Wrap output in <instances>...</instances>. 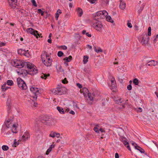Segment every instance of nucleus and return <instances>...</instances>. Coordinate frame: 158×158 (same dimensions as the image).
I'll use <instances>...</instances> for the list:
<instances>
[{
	"label": "nucleus",
	"instance_id": "aec40b11",
	"mask_svg": "<svg viewBox=\"0 0 158 158\" xmlns=\"http://www.w3.org/2000/svg\"><path fill=\"white\" fill-rule=\"evenodd\" d=\"M51 92L52 94L59 95V90L58 87L52 89L51 90Z\"/></svg>",
	"mask_w": 158,
	"mask_h": 158
},
{
	"label": "nucleus",
	"instance_id": "3c124183",
	"mask_svg": "<svg viewBox=\"0 0 158 158\" xmlns=\"http://www.w3.org/2000/svg\"><path fill=\"white\" fill-rule=\"evenodd\" d=\"M127 25L128 27L130 28H131L132 27L131 24L129 23H127Z\"/></svg>",
	"mask_w": 158,
	"mask_h": 158
},
{
	"label": "nucleus",
	"instance_id": "4c0bfd02",
	"mask_svg": "<svg viewBox=\"0 0 158 158\" xmlns=\"http://www.w3.org/2000/svg\"><path fill=\"white\" fill-rule=\"evenodd\" d=\"M23 55L27 57H29L30 56L28 50H27V51H25V53Z\"/></svg>",
	"mask_w": 158,
	"mask_h": 158
},
{
	"label": "nucleus",
	"instance_id": "5fc2aeb1",
	"mask_svg": "<svg viewBox=\"0 0 158 158\" xmlns=\"http://www.w3.org/2000/svg\"><path fill=\"white\" fill-rule=\"evenodd\" d=\"M51 148H48L46 151V154L48 155L50 152L51 151Z\"/></svg>",
	"mask_w": 158,
	"mask_h": 158
},
{
	"label": "nucleus",
	"instance_id": "2eb2a0df",
	"mask_svg": "<svg viewBox=\"0 0 158 158\" xmlns=\"http://www.w3.org/2000/svg\"><path fill=\"white\" fill-rule=\"evenodd\" d=\"M13 122V119H8L5 123L6 127L7 128L10 127L14 124Z\"/></svg>",
	"mask_w": 158,
	"mask_h": 158
},
{
	"label": "nucleus",
	"instance_id": "39448f33",
	"mask_svg": "<svg viewBox=\"0 0 158 158\" xmlns=\"http://www.w3.org/2000/svg\"><path fill=\"white\" fill-rule=\"evenodd\" d=\"M17 81L19 87L23 90H26L27 88L26 84L24 81L21 78H18Z\"/></svg>",
	"mask_w": 158,
	"mask_h": 158
},
{
	"label": "nucleus",
	"instance_id": "ea45409f",
	"mask_svg": "<svg viewBox=\"0 0 158 158\" xmlns=\"http://www.w3.org/2000/svg\"><path fill=\"white\" fill-rule=\"evenodd\" d=\"M57 72L59 73L63 72L64 71L62 69L61 67L60 66H59L58 68L57 69Z\"/></svg>",
	"mask_w": 158,
	"mask_h": 158
},
{
	"label": "nucleus",
	"instance_id": "ddd939ff",
	"mask_svg": "<svg viewBox=\"0 0 158 158\" xmlns=\"http://www.w3.org/2000/svg\"><path fill=\"white\" fill-rule=\"evenodd\" d=\"M59 90V95H61L65 94L67 90V89L65 87H58Z\"/></svg>",
	"mask_w": 158,
	"mask_h": 158
},
{
	"label": "nucleus",
	"instance_id": "58836bf2",
	"mask_svg": "<svg viewBox=\"0 0 158 158\" xmlns=\"http://www.w3.org/2000/svg\"><path fill=\"white\" fill-rule=\"evenodd\" d=\"M94 50L97 53H98L99 52H102V50L100 48H99L97 50L96 47H94Z\"/></svg>",
	"mask_w": 158,
	"mask_h": 158
},
{
	"label": "nucleus",
	"instance_id": "de8ad7c7",
	"mask_svg": "<svg viewBox=\"0 0 158 158\" xmlns=\"http://www.w3.org/2000/svg\"><path fill=\"white\" fill-rule=\"evenodd\" d=\"M91 4H94L96 3L97 0H87Z\"/></svg>",
	"mask_w": 158,
	"mask_h": 158
},
{
	"label": "nucleus",
	"instance_id": "052dcab7",
	"mask_svg": "<svg viewBox=\"0 0 158 158\" xmlns=\"http://www.w3.org/2000/svg\"><path fill=\"white\" fill-rule=\"evenodd\" d=\"M6 44L3 43H0V47H2L3 46L5 45Z\"/></svg>",
	"mask_w": 158,
	"mask_h": 158
},
{
	"label": "nucleus",
	"instance_id": "0eeeda50",
	"mask_svg": "<svg viewBox=\"0 0 158 158\" xmlns=\"http://www.w3.org/2000/svg\"><path fill=\"white\" fill-rule=\"evenodd\" d=\"M83 94L85 97L88 96L89 99L92 101H93V97L91 96V93H89L88 90L86 88H84L82 89Z\"/></svg>",
	"mask_w": 158,
	"mask_h": 158
},
{
	"label": "nucleus",
	"instance_id": "cd10ccee",
	"mask_svg": "<svg viewBox=\"0 0 158 158\" xmlns=\"http://www.w3.org/2000/svg\"><path fill=\"white\" fill-rule=\"evenodd\" d=\"M89 58V57L87 56H84L83 57V62L84 64H86L88 61V59Z\"/></svg>",
	"mask_w": 158,
	"mask_h": 158
},
{
	"label": "nucleus",
	"instance_id": "338daca9",
	"mask_svg": "<svg viewBox=\"0 0 158 158\" xmlns=\"http://www.w3.org/2000/svg\"><path fill=\"white\" fill-rule=\"evenodd\" d=\"M155 94H156V96L158 95V89H157L156 91L155 92Z\"/></svg>",
	"mask_w": 158,
	"mask_h": 158
},
{
	"label": "nucleus",
	"instance_id": "a878e982",
	"mask_svg": "<svg viewBox=\"0 0 158 158\" xmlns=\"http://www.w3.org/2000/svg\"><path fill=\"white\" fill-rule=\"evenodd\" d=\"M72 56H70L68 57H65L64 59V60L68 62L72 60Z\"/></svg>",
	"mask_w": 158,
	"mask_h": 158
},
{
	"label": "nucleus",
	"instance_id": "6e6d98bb",
	"mask_svg": "<svg viewBox=\"0 0 158 158\" xmlns=\"http://www.w3.org/2000/svg\"><path fill=\"white\" fill-rule=\"evenodd\" d=\"M77 86L80 89L82 87L81 85V84H80L79 83H77Z\"/></svg>",
	"mask_w": 158,
	"mask_h": 158
},
{
	"label": "nucleus",
	"instance_id": "c85d7f7f",
	"mask_svg": "<svg viewBox=\"0 0 158 158\" xmlns=\"http://www.w3.org/2000/svg\"><path fill=\"white\" fill-rule=\"evenodd\" d=\"M137 150H139L141 153H144L145 151L143 149L138 146L136 148H135Z\"/></svg>",
	"mask_w": 158,
	"mask_h": 158
},
{
	"label": "nucleus",
	"instance_id": "f8f14e48",
	"mask_svg": "<svg viewBox=\"0 0 158 158\" xmlns=\"http://www.w3.org/2000/svg\"><path fill=\"white\" fill-rule=\"evenodd\" d=\"M120 140L123 142L124 145L127 147V149L130 151H131L130 147L129 145L128 142L127 140V139L125 137L121 138Z\"/></svg>",
	"mask_w": 158,
	"mask_h": 158
},
{
	"label": "nucleus",
	"instance_id": "20e7f679",
	"mask_svg": "<svg viewBox=\"0 0 158 158\" xmlns=\"http://www.w3.org/2000/svg\"><path fill=\"white\" fill-rule=\"evenodd\" d=\"M13 66L16 67L18 69L23 67L24 65H27L26 63L25 62H22L20 60H15L12 62Z\"/></svg>",
	"mask_w": 158,
	"mask_h": 158
},
{
	"label": "nucleus",
	"instance_id": "13d9d810",
	"mask_svg": "<svg viewBox=\"0 0 158 158\" xmlns=\"http://www.w3.org/2000/svg\"><path fill=\"white\" fill-rule=\"evenodd\" d=\"M137 111L138 112H142V109L140 107H139L138 108V109L137 110Z\"/></svg>",
	"mask_w": 158,
	"mask_h": 158
},
{
	"label": "nucleus",
	"instance_id": "6ab92c4d",
	"mask_svg": "<svg viewBox=\"0 0 158 158\" xmlns=\"http://www.w3.org/2000/svg\"><path fill=\"white\" fill-rule=\"evenodd\" d=\"M157 61H155L154 60H151L147 63L146 65L147 66H155L157 64Z\"/></svg>",
	"mask_w": 158,
	"mask_h": 158
},
{
	"label": "nucleus",
	"instance_id": "6e6552de",
	"mask_svg": "<svg viewBox=\"0 0 158 158\" xmlns=\"http://www.w3.org/2000/svg\"><path fill=\"white\" fill-rule=\"evenodd\" d=\"M27 32L34 35L37 38H38V36L40 37V35L38 33V31L31 28H27Z\"/></svg>",
	"mask_w": 158,
	"mask_h": 158
},
{
	"label": "nucleus",
	"instance_id": "72a5a7b5",
	"mask_svg": "<svg viewBox=\"0 0 158 158\" xmlns=\"http://www.w3.org/2000/svg\"><path fill=\"white\" fill-rule=\"evenodd\" d=\"M101 1L103 4L107 5L109 4V0H101Z\"/></svg>",
	"mask_w": 158,
	"mask_h": 158
},
{
	"label": "nucleus",
	"instance_id": "f03ea898",
	"mask_svg": "<svg viewBox=\"0 0 158 158\" xmlns=\"http://www.w3.org/2000/svg\"><path fill=\"white\" fill-rule=\"evenodd\" d=\"M41 59L43 62L47 66H50L52 64V60L49 56L46 53L41 55Z\"/></svg>",
	"mask_w": 158,
	"mask_h": 158
},
{
	"label": "nucleus",
	"instance_id": "c756f323",
	"mask_svg": "<svg viewBox=\"0 0 158 158\" xmlns=\"http://www.w3.org/2000/svg\"><path fill=\"white\" fill-rule=\"evenodd\" d=\"M49 74H44L41 75V77L42 78L44 79H46L47 78V77L49 76Z\"/></svg>",
	"mask_w": 158,
	"mask_h": 158
},
{
	"label": "nucleus",
	"instance_id": "dca6fc26",
	"mask_svg": "<svg viewBox=\"0 0 158 158\" xmlns=\"http://www.w3.org/2000/svg\"><path fill=\"white\" fill-rule=\"evenodd\" d=\"M111 90L114 91V89H116V86L115 85L116 84V81L115 79L113 77L111 78Z\"/></svg>",
	"mask_w": 158,
	"mask_h": 158
},
{
	"label": "nucleus",
	"instance_id": "49530a36",
	"mask_svg": "<svg viewBox=\"0 0 158 158\" xmlns=\"http://www.w3.org/2000/svg\"><path fill=\"white\" fill-rule=\"evenodd\" d=\"M31 2L32 3V4L33 6H34L36 7L37 6V4H36L35 1V0H31Z\"/></svg>",
	"mask_w": 158,
	"mask_h": 158
},
{
	"label": "nucleus",
	"instance_id": "f3484780",
	"mask_svg": "<svg viewBox=\"0 0 158 158\" xmlns=\"http://www.w3.org/2000/svg\"><path fill=\"white\" fill-rule=\"evenodd\" d=\"M30 135L27 132H25L24 135L22 137V139L23 141H25L30 138Z\"/></svg>",
	"mask_w": 158,
	"mask_h": 158
},
{
	"label": "nucleus",
	"instance_id": "9b49d317",
	"mask_svg": "<svg viewBox=\"0 0 158 158\" xmlns=\"http://www.w3.org/2000/svg\"><path fill=\"white\" fill-rule=\"evenodd\" d=\"M49 119V117L48 116L44 115L41 117L40 120L42 123L46 124Z\"/></svg>",
	"mask_w": 158,
	"mask_h": 158
},
{
	"label": "nucleus",
	"instance_id": "79ce46f5",
	"mask_svg": "<svg viewBox=\"0 0 158 158\" xmlns=\"http://www.w3.org/2000/svg\"><path fill=\"white\" fill-rule=\"evenodd\" d=\"M144 6H143L140 7L139 9L138 10V12L139 14H140L141 11L143 10L144 8Z\"/></svg>",
	"mask_w": 158,
	"mask_h": 158
},
{
	"label": "nucleus",
	"instance_id": "9d476101",
	"mask_svg": "<svg viewBox=\"0 0 158 158\" xmlns=\"http://www.w3.org/2000/svg\"><path fill=\"white\" fill-rule=\"evenodd\" d=\"M94 28L97 31H101L103 28L102 24L100 22H97L96 24H94Z\"/></svg>",
	"mask_w": 158,
	"mask_h": 158
},
{
	"label": "nucleus",
	"instance_id": "774afa93",
	"mask_svg": "<svg viewBox=\"0 0 158 158\" xmlns=\"http://www.w3.org/2000/svg\"><path fill=\"white\" fill-rule=\"evenodd\" d=\"M158 40V34L156 36L154 40V41Z\"/></svg>",
	"mask_w": 158,
	"mask_h": 158
},
{
	"label": "nucleus",
	"instance_id": "a18cd8bd",
	"mask_svg": "<svg viewBox=\"0 0 158 158\" xmlns=\"http://www.w3.org/2000/svg\"><path fill=\"white\" fill-rule=\"evenodd\" d=\"M63 55V53L61 51H59L57 53V55L59 57H61Z\"/></svg>",
	"mask_w": 158,
	"mask_h": 158
},
{
	"label": "nucleus",
	"instance_id": "1a4fd4ad",
	"mask_svg": "<svg viewBox=\"0 0 158 158\" xmlns=\"http://www.w3.org/2000/svg\"><path fill=\"white\" fill-rule=\"evenodd\" d=\"M149 37L147 35H144L143 36L142 39L141 43L143 45H148V42L149 40Z\"/></svg>",
	"mask_w": 158,
	"mask_h": 158
},
{
	"label": "nucleus",
	"instance_id": "bf43d9fd",
	"mask_svg": "<svg viewBox=\"0 0 158 158\" xmlns=\"http://www.w3.org/2000/svg\"><path fill=\"white\" fill-rule=\"evenodd\" d=\"M69 113L71 114H73V115H74L75 114V112L72 110H71L69 112Z\"/></svg>",
	"mask_w": 158,
	"mask_h": 158
},
{
	"label": "nucleus",
	"instance_id": "c9c22d12",
	"mask_svg": "<svg viewBox=\"0 0 158 158\" xmlns=\"http://www.w3.org/2000/svg\"><path fill=\"white\" fill-rule=\"evenodd\" d=\"M13 84V81L11 80H8L7 81V84L8 85H12Z\"/></svg>",
	"mask_w": 158,
	"mask_h": 158
},
{
	"label": "nucleus",
	"instance_id": "423d86ee",
	"mask_svg": "<svg viewBox=\"0 0 158 158\" xmlns=\"http://www.w3.org/2000/svg\"><path fill=\"white\" fill-rule=\"evenodd\" d=\"M39 90L40 89L36 88L35 86H32L30 88V90L34 94L32 97L35 99H36L38 95L40 94Z\"/></svg>",
	"mask_w": 158,
	"mask_h": 158
},
{
	"label": "nucleus",
	"instance_id": "2f4dec72",
	"mask_svg": "<svg viewBox=\"0 0 158 158\" xmlns=\"http://www.w3.org/2000/svg\"><path fill=\"white\" fill-rule=\"evenodd\" d=\"M133 83L135 85H138L139 83V81L137 78H135L133 80Z\"/></svg>",
	"mask_w": 158,
	"mask_h": 158
},
{
	"label": "nucleus",
	"instance_id": "37998d69",
	"mask_svg": "<svg viewBox=\"0 0 158 158\" xmlns=\"http://www.w3.org/2000/svg\"><path fill=\"white\" fill-rule=\"evenodd\" d=\"M38 12L39 13H41V15L42 16H43L44 15V13L43 11H42L41 9H39L37 10Z\"/></svg>",
	"mask_w": 158,
	"mask_h": 158
},
{
	"label": "nucleus",
	"instance_id": "393cba45",
	"mask_svg": "<svg viewBox=\"0 0 158 158\" xmlns=\"http://www.w3.org/2000/svg\"><path fill=\"white\" fill-rule=\"evenodd\" d=\"M25 52V50L22 49H20L18 50V53L22 55H23Z\"/></svg>",
	"mask_w": 158,
	"mask_h": 158
},
{
	"label": "nucleus",
	"instance_id": "473e14b6",
	"mask_svg": "<svg viewBox=\"0 0 158 158\" xmlns=\"http://www.w3.org/2000/svg\"><path fill=\"white\" fill-rule=\"evenodd\" d=\"M99 126L98 125H97L94 128V130L96 132L98 133L99 132Z\"/></svg>",
	"mask_w": 158,
	"mask_h": 158
},
{
	"label": "nucleus",
	"instance_id": "a19ab883",
	"mask_svg": "<svg viewBox=\"0 0 158 158\" xmlns=\"http://www.w3.org/2000/svg\"><path fill=\"white\" fill-rule=\"evenodd\" d=\"M151 27H149L148 29V36H150L151 35Z\"/></svg>",
	"mask_w": 158,
	"mask_h": 158
},
{
	"label": "nucleus",
	"instance_id": "e2e57ef3",
	"mask_svg": "<svg viewBox=\"0 0 158 158\" xmlns=\"http://www.w3.org/2000/svg\"><path fill=\"white\" fill-rule=\"evenodd\" d=\"M31 102L34 103V106L36 107L37 104L35 102H34L33 100H31Z\"/></svg>",
	"mask_w": 158,
	"mask_h": 158
},
{
	"label": "nucleus",
	"instance_id": "603ef678",
	"mask_svg": "<svg viewBox=\"0 0 158 158\" xmlns=\"http://www.w3.org/2000/svg\"><path fill=\"white\" fill-rule=\"evenodd\" d=\"M60 134L58 133L55 132V137H56L57 138L59 137Z\"/></svg>",
	"mask_w": 158,
	"mask_h": 158
},
{
	"label": "nucleus",
	"instance_id": "7c9ffc66",
	"mask_svg": "<svg viewBox=\"0 0 158 158\" xmlns=\"http://www.w3.org/2000/svg\"><path fill=\"white\" fill-rule=\"evenodd\" d=\"M115 102L116 103L120 104L121 103H122L123 101L122 100V99L119 98L118 99L115 100Z\"/></svg>",
	"mask_w": 158,
	"mask_h": 158
},
{
	"label": "nucleus",
	"instance_id": "f704fd0d",
	"mask_svg": "<svg viewBox=\"0 0 158 158\" xmlns=\"http://www.w3.org/2000/svg\"><path fill=\"white\" fill-rule=\"evenodd\" d=\"M2 149L3 151H7L9 149V147L8 146L6 145H3L2 146Z\"/></svg>",
	"mask_w": 158,
	"mask_h": 158
},
{
	"label": "nucleus",
	"instance_id": "680f3d73",
	"mask_svg": "<svg viewBox=\"0 0 158 158\" xmlns=\"http://www.w3.org/2000/svg\"><path fill=\"white\" fill-rule=\"evenodd\" d=\"M115 158H119V155L117 153L115 154Z\"/></svg>",
	"mask_w": 158,
	"mask_h": 158
},
{
	"label": "nucleus",
	"instance_id": "b1692460",
	"mask_svg": "<svg viewBox=\"0 0 158 158\" xmlns=\"http://www.w3.org/2000/svg\"><path fill=\"white\" fill-rule=\"evenodd\" d=\"M57 109L59 112L61 114H64V112L63 108L59 106L57 107Z\"/></svg>",
	"mask_w": 158,
	"mask_h": 158
},
{
	"label": "nucleus",
	"instance_id": "69168bd1",
	"mask_svg": "<svg viewBox=\"0 0 158 158\" xmlns=\"http://www.w3.org/2000/svg\"><path fill=\"white\" fill-rule=\"evenodd\" d=\"M99 131H100L101 132H104V129L102 128H100L99 129Z\"/></svg>",
	"mask_w": 158,
	"mask_h": 158
},
{
	"label": "nucleus",
	"instance_id": "a211bd4d",
	"mask_svg": "<svg viewBox=\"0 0 158 158\" xmlns=\"http://www.w3.org/2000/svg\"><path fill=\"white\" fill-rule=\"evenodd\" d=\"M18 124H14L12 126L10 127L11 129L12 132L13 133H17V128L18 126Z\"/></svg>",
	"mask_w": 158,
	"mask_h": 158
},
{
	"label": "nucleus",
	"instance_id": "7ed1b4c3",
	"mask_svg": "<svg viewBox=\"0 0 158 158\" xmlns=\"http://www.w3.org/2000/svg\"><path fill=\"white\" fill-rule=\"evenodd\" d=\"M108 14V13L106 11L103 10L102 11H98L94 14L93 15V16L95 19H98V18H97V17H100L102 18H105Z\"/></svg>",
	"mask_w": 158,
	"mask_h": 158
},
{
	"label": "nucleus",
	"instance_id": "0e129e2a",
	"mask_svg": "<svg viewBox=\"0 0 158 158\" xmlns=\"http://www.w3.org/2000/svg\"><path fill=\"white\" fill-rule=\"evenodd\" d=\"M85 34L87 36H88L89 37H90L91 36V35L90 34H89L88 32H86Z\"/></svg>",
	"mask_w": 158,
	"mask_h": 158
},
{
	"label": "nucleus",
	"instance_id": "09e8293b",
	"mask_svg": "<svg viewBox=\"0 0 158 158\" xmlns=\"http://www.w3.org/2000/svg\"><path fill=\"white\" fill-rule=\"evenodd\" d=\"M127 89L129 90H130L132 89V86L131 85V84H130L129 85L127 86Z\"/></svg>",
	"mask_w": 158,
	"mask_h": 158
},
{
	"label": "nucleus",
	"instance_id": "4468645a",
	"mask_svg": "<svg viewBox=\"0 0 158 158\" xmlns=\"http://www.w3.org/2000/svg\"><path fill=\"white\" fill-rule=\"evenodd\" d=\"M17 0H8L10 5L13 8H15L17 5Z\"/></svg>",
	"mask_w": 158,
	"mask_h": 158
},
{
	"label": "nucleus",
	"instance_id": "f257e3e1",
	"mask_svg": "<svg viewBox=\"0 0 158 158\" xmlns=\"http://www.w3.org/2000/svg\"><path fill=\"white\" fill-rule=\"evenodd\" d=\"M27 65H24L23 67L19 68L17 70V73L19 75H26L27 74H32L37 73V70L34 67V65L28 62H26Z\"/></svg>",
	"mask_w": 158,
	"mask_h": 158
},
{
	"label": "nucleus",
	"instance_id": "4be33fe9",
	"mask_svg": "<svg viewBox=\"0 0 158 158\" xmlns=\"http://www.w3.org/2000/svg\"><path fill=\"white\" fill-rule=\"evenodd\" d=\"M77 14L79 17H81L83 14V12L82 10L80 8H78L77 10Z\"/></svg>",
	"mask_w": 158,
	"mask_h": 158
},
{
	"label": "nucleus",
	"instance_id": "4d7b16f0",
	"mask_svg": "<svg viewBox=\"0 0 158 158\" xmlns=\"http://www.w3.org/2000/svg\"><path fill=\"white\" fill-rule=\"evenodd\" d=\"M61 48L62 49L65 50H66L67 49V47L65 46H61Z\"/></svg>",
	"mask_w": 158,
	"mask_h": 158
},
{
	"label": "nucleus",
	"instance_id": "e433bc0d",
	"mask_svg": "<svg viewBox=\"0 0 158 158\" xmlns=\"http://www.w3.org/2000/svg\"><path fill=\"white\" fill-rule=\"evenodd\" d=\"M55 132L53 131H52L51 132L49 135L50 137L54 138L55 137Z\"/></svg>",
	"mask_w": 158,
	"mask_h": 158
},
{
	"label": "nucleus",
	"instance_id": "bb28decb",
	"mask_svg": "<svg viewBox=\"0 0 158 158\" xmlns=\"http://www.w3.org/2000/svg\"><path fill=\"white\" fill-rule=\"evenodd\" d=\"M106 20L108 21L109 22H110L111 23H113V20L112 19L111 17L109 15L108 16H106Z\"/></svg>",
	"mask_w": 158,
	"mask_h": 158
},
{
	"label": "nucleus",
	"instance_id": "c03bdc74",
	"mask_svg": "<svg viewBox=\"0 0 158 158\" xmlns=\"http://www.w3.org/2000/svg\"><path fill=\"white\" fill-rule=\"evenodd\" d=\"M131 143L132 145L134 147L135 149L138 146L136 143L133 142H132Z\"/></svg>",
	"mask_w": 158,
	"mask_h": 158
},
{
	"label": "nucleus",
	"instance_id": "412c9836",
	"mask_svg": "<svg viewBox=\"0 0 158 158\" xmlns=\"http://www.w3.org/2000/svg\"><path fill=\"white\" fill-rule=\"evenodd\" d=\"M126 7V3L125 2L123 1H120V4H119V7L120 8L122 9H124Z\"/></svg>",
	"mask_w": 158,
	"mask_h": 158
},
{
	"label": "nucleus",
	"instance_id": "5701e85b",
	"mask_svg": "<svg viewBox=\"0 0 158 158\" xmlns=\"http://www.w3.org/2000/svg\"><path fill=\"white\" fill-rule=\"evenodd\" d=\"M6 83H5L2 86L1 89L4 92L8 88H10V87L6 86Z\"/></svg>",
	"mask_w": 158,
	"mask_h": 158
},
{
	"label": "nucleus",
	"instance_id": "864d4df0",
	"mask_svg": "<svg viewBox=\"0 0 158 158\" xmlns=\"http://www.w3.org/2000/svg\"><path fill=\"white\" fill-rule=\"evenodd\" d=\"M62 82L64 84L67 83L68 82V81H67L66 80V78H65L63 80Z\"/></svg>",
	"mask_w": 158,
	"mask_h": 158
},
{
	"label": "nucleus",
	"instance_id": "8fccbe9b",
	"mask_svg": "<svg viewBox=\"0 0 158 158\" xmlns=\"http://www.w3.org/2000/svg\"><path fill=\"white\" fill-rule=\"evenodd\" d=\"M55 17L56 19V20H58V17H59V14L58 13H56V14H55Z\"/></svg>",
	"mask_w": 158,
	"mask_h": 158
}]
</instances>
